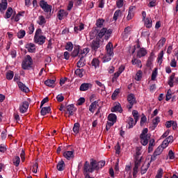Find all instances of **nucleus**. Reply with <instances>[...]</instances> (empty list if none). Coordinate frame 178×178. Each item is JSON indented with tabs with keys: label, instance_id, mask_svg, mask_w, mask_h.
I'll use <instances>...</instances> for the list:
<instances>
[{
	"label": "nucleus",
	"instance_id": "obj_1",
	"mask_svg": "<svg viewBox=\"0 0 178 178\" xmlns=\"http://www.w3.org/2000/svg\"><path fill=\"white\" fill-rule=\"evenodd\" d=\"M95 164H96V160H95L94 159H90V164L89 161H85L83 168V173L85 176V178H95V177H91L89 173H92V172L95 170Z\"/></svg>",
	"mask_w": 178,
	"mask_h": 178
},
{
	"label": "nucleus",
	"instance_id": "obj_2",
	"mask_svg": "<svg viewBox=\"0 0 178 178\" xmlns=\"http://www.w3.org/2000/svg\"><path fill=\"white\" fill-rule=\"evenodd\" d=\"M112 33H113L112 29H108V30H107V29L103 28L100 30L99 32L97 29H95L94 31H90V38H95L97 34H98L99 38H102L104 35H105V39L108 40V38L111 37V34H112Z\"/></svg>",
	"mask_w": 178,
	"mask_h": 178
},
{
	"label": "nucleus",
	"instance_id": "obj_3",
	"mask_svg": "<svg viewBox=\"0 0 178 178\" xmlns=\"http://www.w3.org/2000/svg\"><path fill=\"white\" fill-rule=\"evenodd\" d=\"M106 49L107 51V54H105L102 58V61L104 63L109 62L110 60H111V56H113V54H114L113 44V43H111V42H109L106 44Z\"/></svg>",
	"mask_w": 178,
	"mask_h": 178
},
{
	"label": "nucleus",
	"instance_id": "obj_4",
	"mask_svg": "<svg viewBox=\"0 0 178 178\" xmlns=\"http://www.w3.org/2000/svg\"><path fill=\"white\" fill-rule=\"evenodd\" d=\"M151 138V135L148 134V128H144L140 135V143L143 145H147L149 140Z\"/></svg>",
	"mask_w": 178,
	"mask_h": 178
},
{
	"label": "nucleus",
	"instance_id": "obj_5",
	"mask_svg": "<svg viewBox=\"0 0 178 178\" xmlns=\"http://www.w3.org/2000/svg\"><path fill=\"white\" fill-rule=\"evenodd\" d=\"M33 63V59L31 56L27 54L26 58L22 62V69L27 70L31 67Z\"/></svg>",
	"mask_w": 178,
	"mask_h": 178
},
{
	"label": "nucleus",
	"instance_id": "obj_6",
	"mask_svg": "<svg viewBox=\"0 0 178 178\" xmlns=\"http://www.w3.org/2000/svg\"><path fill=\"white\" fill-rule=\"evenodd\" d=\"M40 7L44 11V13H51L52 11V6L48 4L47 1H40Z\"/></svg>",
	"mask_w": 178,
	"mask_h": 178
},
{
	"label": "nucleus",
	"instance_id": "obj_7",
	"mask_svg": "<svg viewBox=\"0 0 178 178\" xmlns=\"http://www.w3.org/2000/svg\"><path fill=\"white\" fill-rule=\"evenodd\" d=\"M19 74L15 73V76H14V81L15 82H17V85L19 88V89H21V90H22L23 92H29V89L27 86H26V85L24 83H23L22 82H18L19 81Z\"/></svg>",
	"mask_w": 178,
	"mask_h": 178
},
{
	"label": "nucleus",
	"instance_id": "obj_8",
	"mask_svg": "<svg viewBox=\"0 0 178 178\" xmlns=\"http://www.w3.org/2000/svg\"><path fill=\"white\" fill-rule=\"evenodd\" d=\"M127 101L129 102V105H127V108L129 109H131L135 104H137V101L136 99V97L134 93H129L127 96Z\"/></svg>",
	"mask_w": 178,
	"mask_h": 178
},
{
	"label": "nucleus",
	"instance_id": "obj_9",
	"mask_svg": "<svg viewBox=\"0 0 178 178\" xmlns=\"http://www.w3.org/2000/svg\"><path fill=\"white\" fill-rule=\"evenodd\" d=\"M163 153V148H162V144L161 145H159L156 150L154 152L152 157H151V161H154L156 160V156H159Z\"/></svg>",
	"mask_w": 178,
	"mask_h": 178
},
{
	"label": "nucleus",
	"instance_id": "obj_10",
	"mask_svg": "<svg viewBox=\"0 0 178 178\" xmlns=\"http://www.w3.org/2000/svg\"><path fill=\"white\" fill-rule=\"evenodd\" d=\"M90 47L92 51H97L98 49L100 47V40H98L97 38H96V40H92L90 44Z\"/></svg>",
	"mask_w": 178,
	"mask_h": 178
},
{
	"label": "nucleus",
	"instance_id": "obj_11",
	"mask_svg": "<svg viewBox=\"0 0 178 178\" xmlns=\"http://www.w3.org/2000/svg\"><path fill=\"white\" fill-rule=\"evenodd\" d=\"M154 57H155V53H154V51H152L150 53V55L148 57V59H147V63H146V66L147 67H151V66H152V65L154 62Z\"/></svg>",
	"mask_w": 178,
	"mask_h": 178
},
{
	"label": "nucleus",
	"instance_id": "obj_12",
	"mask_svg": "<svg viewBox=\"0 0 178 178\" xmlns=\"http://www.w3.org/2000/svg\"><path fill=\"white\" fill-rule=\"evenodd\" d=\"M29 106V104L28 101H24L22 102V104L19 106V111L22 114H24V112H26Z\"/></svg>",
	"mask_w": 178,
	"mask_h": 178
},
{
	"label": "nucleus",
	"instance_id": "obj_13",
	"mask_svg": "<svg viewBox=\"0 0 178 178\" xmlns=\"http://www.w3.org/2000/svg\"><path fill=\"white\" fill-rule=\"evenodd\" d=\"M67 111L69 113V117H70V115H74L75 111H76V108L74 106V104H72L71 105H67Z\"/></svg>",
	"mask_w": 178,
	"mask_h": 178
},
{
	"label": "nucleus",
	"instance_id": "obj_14",
	"mask_svg": "<svg viewBox=\"0 0 178 178\" xmlns=\"http://www.w3.org/2000/svg\"><path fill=\"white\" fill-rule=\"evenodd\" d=\"M68 13L65 10H59L57 13L58 19H63L65 17H67Z\"/></svg>",
	"mask_w": 178,
	"mask_h": 178
},
{
	"label": "nucleus",
	"instance_id": "obj_15",
	"mask_svg": "<svg viewBox=\"0 0 178 178\" xmlns=\"http://www.w3.org/2000/svg\"><path fill=\"white\" fill-rule=\"evenodd\" d=\"M95 170H99V169H102V168H104V165H105L106 164V161H104V160L99 161L97 163V160H95Z\"/></svg>",
	"mask_w": 178,
	"mask_h": 178
},
{
	"label": "nucleus",
	"instance_id": "obj_16",
	"mask_svg": "<svg viewBox=\"0 0 178 178\" xmlns=\"http://www.w3.org/2000/svg\"><path fill=\"white\" fill-rule=\"evenodd\" d=\"M156 145L154 138H149V147H148V153L153 152L154 147Z\"/></svg>",
	"mask_w": 178,
	"mask_h": 178
},
{
	"label": "nucleus",
	"instance_id": "obj_17",
	"mask_svg": "<svg viewBox=\"0 0 178 178\" xmlns=\"http://www.w3.org/2000/svg\"><path fill=\"white\" fill-rule=\"evenodd\" d=\"M74 150H71V151H68V152H65L63 153V156H64V157H65V159H67V160H70V159H73V157H74Z\"/></svg>",
	"mask_w": 178,
	"mask_h": 178
},
{
	"label": "nucleus",
	"instance_id": "obj_18",
	"mask_svg": "<svg viewBox=\"0 0 178 178\" xmlns=\"http://www.w3.org/2000/svg\"><path fill=\"white\" fill-rule=\"evenodd\" d=\"M26 49H27L28 51L30 53H34L36 50L35 44H34V43H29V44L26 45Z\"/></svg>",
	"mask_w": 178,
	"mask_h": 178
},
{
	"label": "nucleus",
	"instance_id": "obj_19",
	"mask_svg": "<svg viewBox=\"0 0 178 178\" xmlns=\"http://www.w3.org/2000/svg\"><path fill=\"white\" fill-rule=\"evenodd\" d=\"M65 168V163L64 160H60V161H58L57 164L58 170L62 172L63 170H64Z\"/></svg>",
	"mask_w": 178,
	"mask_h": 178
},
{
	"label": "nucleus",
	"instance_id": "obj_20",
	"mask_svg": "<svg viewBox=\"0 0 178 178\" xmlns=\"http://www.w3.org/2000/svg\"><path fill=\"white\" fill-rule=\"evenodd\" d=\"M51 111V106H44L41 108L40 114L41 115H46L47 114H49Z\"/></svg>",
	"mask_w": 178,
	"mask_h": 178
},
{
	"label": "nucleus",
	"instance_id": "obj_21",
	"mask_svg": "<svg viewBox=\"0 0 178 178\" xmlns=\"http://www.w3.org/2000/svg\"><path fill=\"white\" fill-rule=\"evenodd\" d=\"M79 56H80V60H79V62H77V67H83L86 65V63L84 62V60H83V53L81 52V54H79Z\"/></svg>",
	"mask_w": 178,
	"mask_h": 178
},
{
	"label": "nucleus",
	"instance_id": "obj_22",
	"mask_svg": "<svg viewBox=\"0 0 178 178\" xmlns=\"http://www.w3.org/2000/svg\"><path fill=\"white\" fill-rule=\"evenodd\" d=\"M92 83H82L80 86V90H88V89H90V88H92Z\"/></svg>",
	"mask_w": 178,
	"mask_h": 178
},
{
	"label": "nucleus",
	"instance_id": "obj_23",
	"mask_svg": "<svg viewBox=\"0 0 178 178\" xmlns=\"http://www.w3.org/2000/svg\"><path fill=\"white\" fill-rule=\"evenodd\" d=\"M145 26L147 29H150L151 27H152V18H149V17L145 18Z\"/></svg>",
	"mask_w": 178,
	"mask_h": 178
},
{
	"label": "nucleus",
	"instance_id": "obj_24",
	"mask_svg": "<svg viewBox=\"0 0 178 178\" xmlns=\"http://www.w3.org/2000/svg\"><path fill=\"white\" fill-rule=\"evenodd\" d=\"M151 160L149 163H147V164L146 165H145V164H143L142 167H141V175H145V173L147 172V171L148 170L149 165L151 164Z\"/></svg>",
	"mask_w": 178,
	"mask_h": 178
},
{
	"label": "nucleus",
	"instance_id": "obj_25",
	"mask_svg": "<svg viewBox=\"0 0 178 178\" xmlns=\"http://www.w3.org/2000/svg\"><path fill=\"white\" fill-rule=\"evenodd\" d=\"M97 105L99 106V101H94V102H92L89 106V110L90 112H95V108H97Z\"/></svg>",
	"mask_w": 178,
	"mask_h": 178
},
{
	"label": "nucleus",
	"instance_id": "obj_26",
	"mask_svg": "<svg viewBox=\"0 0 178 178\" xmlns=\"http://www.w3.org/2000/svg\"><path fill=\"white\" fill-rule=\"evenodd\" d=\"M8 8V0H2L0 3V11L1 10H7Z\"/></svg>",
	"mask_w": 178,
	"mask_h": 178
},
{
	"label": "nucleus",
	"instance_id": "obj_27",
	"mask_svg": "<svg viewBox=\"0 0 178 178\" xmlns=\"http://www.w3.org/2000/svg\"><path fill=\"white\" fill-rule=\"evenodd\" d=\"M56 79H47L45 81L44 83L47 85V86H50L51 88H54Z\"/></svg>",
	"mask_w": 178,
	"mask_h": 178
},
{
	"label": "nucleus",
	"instance_id": "obj_28",
	"mask_svg": "<svg viewBox=\"0 0 178 178\" xmlns=\"http://www.w3.org/2000/svg\"><path fill=\"white\" fill-rule=\"evenodd\" d=\"M147 53V51L146 49H145L144 47H142L138 51L137 56H138V57H143L144 56H146Z\"/></svg>",
	"mask_w": 178,
	"mask_h": 178
},
{
	"label": "nucleus",
	"instance_id": "obj_29",
	"mask_svg": "<svg viewBox=\"0 0 178 178\" xmlns=\"http://www.w3.org/2000/svg\"><path fill=\"white\" fill-rule=\"evenodd\" d=\"M104 22H105V19H104V18H98V19H97V23H96L97 27L102 29L104 26Z\"/></svg>",
	"mask_w": 178,
	"mask_h": 178
},
{
	"label": "nucleus",
	"instance_id": "obj_30",
	"mask_svg": "<svg viewBox=\"0 0 178 178\" xmlns=\"http://www.w3.org/2000/svg\"><path fill=\"white\" fill-rule=\"evenodd\" d=\"M135 161H136V170L138 172V168H140V165L141 164L142 161V157H138L136 155L135 156Z\"/></svg>",
	"mask_w": 178,
	"mask_h": 178
},
{
	"label": "nucleus",
	"instance_id": "obj_31",
	"mask_svg": "<svg viewBox=\"0 0 178 178\" xmlns=\"http://www.w3.org/2000/svg\"><path fill=\"white\" fill-rule=\"evenodd\" d=\"M46 42V37L44 35H40L39 37H38V44H44Z\"/></svg>",
	"mask_w": 178,
	"mask_h": 178
},
{
	"label": "nucleus",
	"instance_id": "obj_32",
	"mask_svg": "<svg viewBox=\"0 0 178 178\" xmlns=\"http://www.w3.org/2000/svg\"><path fill=\"white\" fill-rule=\"evenodd\" d=\"M117 111H118V112H122V108L120 104L115 105V106H113V108H111L112 112H117Z\"/></svg>",
	"mask_w": 178,
	"mask_h": 178
},
{
	"label": "nucleus",
	"instance_id": "obj_33",
	"mask_svg": "<svg viewBox=\"0 0 178 178\" xmlns=\"http://www.w3.org/2000/svg\"><path fill=\"white\" fill-rule=\"evenodd\" d=\"M41 33H42V29H38V30H36L35 34V36H34L35 43L38 44V37H40Z\"/></svg>",
	"mask_w": 178,
	"mask_h": 178
},
{
	"label": "nucleus",
	"instance_id": "obj_34",
	"mask_svg": "<svg viewBox=\"0 0 178 178\" xmlns=\"http://www.w3.org/2000/svg\"><path fill=\"white\" fill-rule=\"evenodd\" d=\"M132 114H133V116H134V118L135 120V125L136 124V122H138L140 117L138 115V111L136 110V109H134L133 112H132Z\"/></svg>",
	"mask_w": 178,
	"mask_h": 178
},
{
	"label": "nucleus",
	"instance_id": "obj_35",
	"mask_svg": "<svg viewBox=\"0 0 178 178\" xmlns=\"http://www.w3.org/2000/svg\"><path fill=\"white\" fill-rule=\"evenodd\" d=\"M84 69H81V67H78L74 72L75 74L79 76V78H83Z\"/></svg>",
	"mask_w": 178,
	"mask_h": 178
},
{
	"label": "nucleus",
	"instance_id": "obj_36",
	"mask_svg": "<svg viewBox=\"0 0 178 178\" xmlns=\"http://www.w3.org/2000/svg\"><path fill=\"white\" fill-rule=\"evenodd\" d=\"M38 23L40 26H42V24H45L47 23L46 18L44 17V15L39 16V21Z\"/></svg>",
	"mask_w": 178,
	"mask_h": 178
},
{
	"label": "nucleus",
	"instance_id": "obj_37",
	"mask_svg": "<svg viewBox=\"0 0 178 178\" xmlns=\"http://www.w3.org/2000/svg\"><path fill=\"white\" fill-rule=\"evenodd\" d=\"M108 121H111V122H113V124L117 121V115L115 114H109L108 116Z\"/></svg>",
	"mask_w": 178,
	"mask_h": 178
},
{
	"label": "nucleus",
	"instance_id": "obj_38",
	"mask_svg": "<svg viewBox=\"0 0 178 178\" xmlns=\"http://www.w3.org/2000/svg\"><path fill=\"white\" fill-rule=\"evenodd\" d=\"M175 73H172L171 76L168 80V85H170V88H172L174 86L173 81L175 79Z\"/></svg>",
	"mask_w": 178,
	"mask_h": 178
},
{
	"label": "nucleus",
	"instance_id": "obj_39",
	"mask_svg": "<svg viewBox=\"0 0 178 178\" xmlns=\"http://www.w3.org/2000/svg\"><path fill=\"white\" fill-rule=\"evenodd\" d=\"M79 128H80V124L79 122H75L74 124V127H73V131L74 133H75L76 134H79Z\"/></svg>",
	"mask_w": 178,
	"mask_h": 178
},
{
	"label": "nucleus",
	"instance_id": "obj_40",
	"mask_svg": "<svg viewBox=\"0 0 178 178\" xmlns=\"http://www.w3.org/2000/svg\"><path fill=\"white\" fill-rule=\"evenodd\" d=\"M163 56H164V51H163V50H161V51H160V53L158 56V59H157V60L160 63V65H161L163 63Z\"/></svg>",
	"mask_w": 178,
	"mask_h": 178
},
{
	"label": "nucleus",
	"instance_id": "obj_41",
	"mask_svg": "<svg viewBox=\"0 0 178 178\" xmlns=\"http://www.w3.org/2000/svg\"><path fill=\"white\" fill-rule=\"evenodd\" d=\"M127 122L129 124L128 128H133L135 125L134 120L132 117H129Z\"/></svg>",
	"mask_w": 178,
	"mask_h": 178
},
{
	"label": "nucleus",
	"instance_id": "obj_42",
	"mask_svg": "<svg viewBox=\"0 0 178 178\" xmlns=\"http://www.w3.org/2000/svg\"><path fill=\"white\" fill-rule=\"evenodd\" d=\"M13 164L16 165V168H18L20 163V157L19 156H15V159L13 160Z\"/></svg>",
	"mask_w": 178,
	"mask_h": 178
},
{
	"label": "nucleus",
	"instance_id": "obj_43",
	"mask_svg": "<svg viewBox=\"0 0 178 178\" xmlns=\"http://www.w3.org/2000/svg\"><path fill=\"white\" fill-rule=\"evenodd\" d=\"M13 76H14V72L13 70H9L8 72H7L6 79H8L9 81H10L11 79H13Z\"/></svg>",
	"mask_w": 178,
	"mask_h": 178
},
{
	"label": "nucleus",
	"instance_id": "obj_44",
	"mask_svg": "<svg viewBox=\"0 0 178 178\" xmlns=\"http://www.w3.org/2000/svg\"><path fill=\"white\" fill-rule=\"evenodd\" d=\"M165 43H166V38L165 37H162L158 42L159 47H163Z\"/></svg>",
	"mask_w": 178,
	"mask_h": 178
},
{
	"label": "nucleus",
	"instance_id": "obj_45",
	"mask_svg": "<svg viewBox=\"0 0 178 178\" xmlns=\"http://www.w3.org/2000/svg\"><path fill=\"white\" fill-rule=\"evenodd\" d=\"M13 13V10L12 7H8V8L6 13V17L10 18Z\"/></svg>",
	"mask_w": 178,
	"mask_h": 178
},
{
	"label": "nucleus",
	"instance_id": "obj_46",
	"mask_svg": "<svg viewBox=\"0 0 178 178\" xmlns=\"http://www.w3.org/2000/svg\"><path fill=\"white\" fill-rule=\"evenodd\" d=\"M92 66H94L95 68H97L98 66H99V60L97 58V57H95L94 59L92 60Z\"/></svg>",
	"mask_w": 178,
	"mask_h": 178
},
{
	"label": "nucleus",
	"instance_id": "obj_47",
	"mask_svg": "<svg viewBox=\"0 0 178 178\" xmlns=\"http://www.w3.org/2000/svg\"><path fill=\"white\" fill-rule=\"evenodd\" d=\"M79 47H75L72 53V57H76L77 56H79Z\"/></svg>",
	"mask_w": 178,
	"mask_h": 178
},
{
	"label": "nucleus",
	"instance_id": "obj_48",
	"mask_svg": "<svg viewBox=\"0 0 178 178\" xmlns=\"http://www.w3.org/2000/svg\"><path fill=\"white\" fill-rule=\"evenodd\" d=\"M133 65H136L138 67H142V62L138 59H132L131 60Z\"/></svg>",
	"mask_w": 178,
	"mask_h": 178
},
{
	"label": "nucleus",
	"instance_id": "obj_49",
	"mask_svg": "<svg viewBox=\"0 0 178 178\" xmlns=\"http://www.w3.org/2000/svg\"><path fill=\"white\" fill-rule=\"evenodd\" d=\"M83 29H84V24L83 23H81L80 26H75L74 28V31H75V33H79V31H81V30H83Z\"/></svg>",
	"mask_w": 178,
	"mask_h": 178
},
{
	"label": "nucleus",
	"instance_id": "obj_50",
	"mask_svg": "<svg viewBox=\"0 0 178 178\" xmlns=\"http://www.w3.org/2000/svg\"><path fill=\"white\" fill-rule=\"evenodd\" d=\"M73 47V43H72V42H68L65 46V49L68 50V51H72Z\"/></svg>",
	"mask_w": 178,
	"mask_h": 178
},
{
	"label": "nucleus",
	"instance_id": "obj_51",
	"mask_svg": "<svg viewBox=\"0 0 178 178\" xmlns=\"http://www.w3.org/2000/svg\"><path fill=\"white\" fill-rule=\"evenodd\" d=\"M19 38H23L26 35L25 30H20L17 34Z\"/></svg>",
	"mask_w": 178,
	"mask_h": 178
},
{
	"label": "nucleus",
	"instance_id": "obj_52",
	"mask_svg": "<svg viewBox=\"0 0 178 178\" xmlns=\"http://www.w3.org/2000/svg\"><path fill=\"white\" fill-rule=\"evenodd\" d=\"M121 14H122L121 10H117L115 11V13H114L113 19H115V21H117L118 17H120V15H121Z\"/></svg>",
	"mask_w": 178,
	"mask_h": 178
},
{
	"label": "nucleus",
	"instance_id": "obj_53",
	"mask_svg": "<svg viewBox=\"0 0 178 178\" xmlns=\"http://www.w3.org/2000/svg\"><path fill=\"white\" fill-rule=\"evenodd\" d=\"M133 17H134V13H132L131 10V7H129L128 15L127 17V19L129 21L130 19H132Z\"/></svg>",
	"mask_w": 178,
	"mask_h": 178
},
{
	"label": "nucleus",
	"instance_id": "obj_54",
	"mask_svg": "<svg viewBox=\"0 0 178 178\" xmlns=\"http://www.w3.org/2000/svg\"><path fill=\"white\" fill-rule=\"evenodd\" d=\"M163 175V169H159L157 174L156 175L155 178H162Z\"/></svg>",
	"mask_w": 178,
	"mask_h": 178
},
{
	"label": "nucleus",
	"instance_id": "obj_55",
	"mask_svg": "<svg viewBox=\"0 0 178 178\" xmlns=\"http://www.w3.org/2000/svg\"><path fill=\"white\" fill-rule=\"evenodd\" d=\"M168 137L165 140H163V143H161V147H162V152L168 147Z\"/></svg>",
	"mask_w": 178,
	"mask_h": 178
},
{
	"label": "nucleus",
	"instance_id": "obj_56",
	"mask_svg": "<svg viewBox=\"0 0 178 178\" xmlns=\"http://www.w3.org/2000/svg\"><path fill=\"white\" fill-rule=\"evenodd\" d=\"M115 150L117 154H120L121 145H120V143H117L116 145H115Z\"/></svg>",
	"mask_w": 178,
	"mask_h": 178
},
{
	"label": "nucleus",
	"instance_id": "obj_57",
	"mask_svg": "<svg viewBox=\"0 0 178 178\" xmlns=\"http://www.w3.org/2000/svg\"><path fill=\"white\" fill-rule=\"evenodd\" d=\"M171 97H172V90L171 89H168L166 93L165 100L170 101V99H171Z\"/></svg>",
	"mask_w": 178,
	"mask_h": 178
},
{
	"label": "nucleus",
	"instance_id": "obj_58",
	"mask_svg": "<svg viewBox=\"0 0 178 178\" xmlns=\"http://www.w3.org/2000/svg\"><path fill=\"white\" fill-rule=\"evenodd\" d=\"M136 76H137V78L136 79L137 81H140V79H142V77H143V72H142V70H138V72H137Z\"/></svg>",
	"mask_w": 178,
	"mask_h": 178
},
{
	"label": "nucleus",
	"instance_id": "obj_59",
	"mask_svg": "<svg viewBox=\"0 0 178 178\" xmlns=\"http://www.w3.org/2000/svg\"><path fill=\"white\" fill-rule=\"evenodd\" d=\"M120 92V89H115V90H114V92H113V95L111 97L112 99H115V98H116V97H118Z\"/></svg>",
	"mask_w": 178,
	"mask_h": 178
},
{
	"label": "nucleus",
	"instance_id": "obj_60",
	"mask_svg": "<svg viewBox=\"0 0 178 178\" xmlns=\"http://www.w3.org/2000/svg\"><path fill=\"white\" fill-rule=\"evenodd\" d=\"M38 169V163H35L33 165L32 172L33 173H37Z\"/></svg>",
	"mask_w": 178,
	"mask_h": 178
},
{
	"label": "nucleus",
	"instance_id": "obj_61",
	"mask_svg": "<svg viewBox=\"0 0 178 178\" xmlns=\"http://www.w3.org/2000/svg\"><path fill=\"white\" fill-rule=\"evenodd\" d=\"M34 30H35L34 24H31V26H29V33L33 34V33H34Z\"/></svg>",
	"mask_w": 178,
	"mask_h": 178
},
{
	"label": "nucleus",
	"instance_id": "obj_62",
	"mask_svg": "<svg viewBox=\"0 0 178 178\" xmlns=\"http://www.w3.org/2000/svg\"><path fill=\"white\" fill-rule=\"evenodd\" d=\"M124 0H117V7L121 8L123 7Z\"/></svg>",
	"mask_w": 178,
	"mask_h": 178
},
{
	"label": "nucleus",
	"instance_id": "obj_63",
	"mask_svg": "<svg viewBox=\"0 0 178 178\" xmlns=\"http://www.w3.org/2000/svg\"><path fill=\"white\" fill-rule=\"evenodd\" d=\"M159 122H160V118L156 117V118L153 120V124L154 125V127H156Z\"/></svg>",
	"mask_w": 178,
	"mask_h": 178
},
{
	"label": "nucleus",
	"instance_id": "obj_64",
	"mask_svg": "<svg viewBox=\"0 0 178 178\" xmlns=\"http://www.w3.org/2000/svg\"><path fill=\"white\" fill-rule=\"evenodd\" d=\"M168 157L170 158V160L175 159V153L172 150H170V152H168Z\"/></svg>",
	"mask_w": 178,
	"mask_h": 178
}]
</instances>
